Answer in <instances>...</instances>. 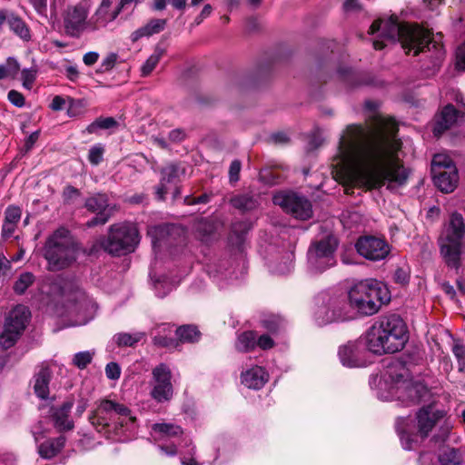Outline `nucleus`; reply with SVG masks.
<instances>
[{"label": "nucleus", "mask_w": 465, "mask_h": 465, "mask_svg": "<svg viewBox=\"0 0 465 465\" xmlns=\"http://www.w3.org/2000/svg\"><path fill=\"white\" fill-rule=\"evenodd\" d=\"M167 24L166 19H152L146 25L138 28L131 35V40L136 42L142 37H149L164 30Z\"/></svg>", "instance_id": "bb28decb"}, {"label": "nucleus", "mask_w": 465, "mask_h": 465, "mask_svg": "<svg viewBox=\"0 0 465 465\" xmlns=\"http://www.w3.org/2000/svg\"><path fill=\"white\" fill-rule=\"evenodd\" d=\"M177 230L178 228L173 224L155 225L148 228L147 234L152 239L154 246L157 242L163 241L166 235L172 234Z\"/></svg>", "instance_id": "2f4dec72"}, {"label": "nucleus", "mask_w": 465, "mask_h": 465, "mask_svg": "<svg viewBox=\"0 0 465 465\" xmlns=\"http://www.w3.org/2000/svg\"><path fill=\"white\" fill-rule=\"evenodd\" d=\"M35 12L44 17H47V0H29Z\"/></svg>", "instance_id": "6e6d98bb"}, {"label": "nucleus", "mask_w": 465, "mask_h": 465, "mask_svg": "<svg viewBox=\"0 0 465 465\" xmlns=\"http://www.w3.org/2000/svg\"><path fill=\"white\" fill-rule=\"evenodd\" d=\"M112 416L113 414H111V412H102L100 411L99 403L96 410L90 414L89 420L98 431H101L105 427L109 426V423L112 420Z\"/></svg>", "instance_id": "f704fd0d"}, {"label": "nucleus", "mask_w": 465, "mask_h": 465, "mask_svg": "<svg viewBox=\"0 0 465 465\" xmlns=\"http://www.w3.org/2000/svg\"><path fill=\"white\" fill-rule=\"evenodd\" d=\"M408 341V331L402 319L391 314L375 322L366 333L370 351L382 355L401 351Z\"/></svg>", "instance_id": "f03ea898"}, {"label": "nucleus", "mask_w": 465, "mask_h": 465, "mask_svg": "<svg viewBox=\"0 0 465 465\" xmlns=\"http://www.w3.org/2000/svg\"><path fill=\"white\" fill-rule=\"evenodd\" d=\"M144 335V332L140 331L134 333L119 332L114 336V341L119 347H132L139 342Z\"/></svg>", "instance_id": "c9c22d12"}, {"label": "nucleus", "mask_w": 465, "mask_h": 465, "mask_svg": "<svg viewBox=\"0 0 465 465\" xmlns=\"http://www.w3.org/2000/svg\"><path fill=\"white\" fill-rule=\"evenodd\" d=\"M106 377L110 380H117L120 377L121 370L117 363L109 362L105 367Z\"/></svg>", "instance_id": "4d7b16f0"}, {"label": "nucleus", "mask_w": 465, "mask_h": 465, "mask_svg": "<svg viewBox=\"0 0 465 465\" xmlns=\"http://www.w3.org/2000/svg\"><path fill=\"white\" fill-rule=\"evenodd\" d=\"M230 203L234 208L242 212L254 210L259 205L258 197L250 193L235 195L231 198Z\"/></svg>", "instance_id": "c756f323"}, {"label": "nucleus", "mask_w": 465, "mask_h": 465, "mask_svg": "<svg viewBox=\"0 0 465 465\" xmlns=\"http://www.w3.org/2000/svg\"><path fill=\"white\" fill-rule=\"evenodd\" d=\"M450 167L456 168L452 163V160L445 154L438 153L435 154L432 159L431 173H435V169L438 170H450Z\"/></svg>", "instance_id": "37998d69"}, {"label": "nucleus", "mask_w": 465, "mask_h": 465, "mask_svg": "<svg viewBox=\"0 0 465 465\" xmlns=\"http://www.w3.org/2000/svg\"><path fill=\"white\" fill-rule=\"evenodd\" d=\"M116 60H117V54H110L108 56H106L104 59V61L101 64L102 71L103 72L110 71L114 66Z\"/></svg>", "instance_id": "0e129e2a"}, {"label": "nucleus", "mask_w": 465, "mask_h": 465, "mask_svg": "<svg viewBox=\"0 0 465 465\" xmlns=\"http://www.w3.org/2000/svg\"><path fill=\"white\" fill-rule=\"evenodd\" d=\"M7 25L10 30L24 41L31 39V33L25 22L14 13L9 14Z\"/></svg>", "instance_id": "c85d7f7f"}, {"label": "nucleus", "mask_w": 465, "mask_h": 465, "mask_svg": "<svg viewBox=\"0 0 465 465\" xmlns=\"http://www.w3.org/2000/svg\"><path fill=\"white\" fill-rule=\"evenodd\" d=\"M66 442L64 436L48 439L38 446L39 455L46 460L55 457L64 449Z\"/></svg>", "instance_id": "cd10ccee"}, {"label": "nucleus", "mask_w": 465, "mask_h": 465, "mask_svg": "<svg viewBox=\"0 0 465 465\" xmlns=\"http://www.w3.org/2000/svg\"><path fill=\"white\" fill-rule=\"evenodd\" d=\"M350 306L360 314L371 316L391 300L388 288L374 279H366L353 284L348 292Z\"/></svg>", "instance_id": "20e7f679"}, {"label": "nucleus", "mask_w": 465, "mask_h": 465, "mask_svg": "<svg viewBox=\"0 0 465 465\" xmlns=\"http://www.w3.org/2000/svg\"><path fill=\"white\" fill-rule=\"evenodd\" d=\"M438 460L440 465H461L463 460L459 450L447 447L440 451Z\"/></svg>", "instance_id": "473e14b6"}, {"label": "nucleus", "mask_w": 465, "mask_h": 465, "mask_svg": "<svg viewBox=\"0 0 465 465\" xmlns=\"http://www.w3.org/2000/svg\"><path fill=\"white\" fill-rule=\"evenodd\" d=\"M401 371L400 373H394L397 367L391 368V376L394 380L396 384H399L398 391L401 394V397L406 398L411 403H419L427 394L428 389L421 382H413L406 379L407 371L405 368L400 364Z\"/></svg>", "instance_id": "ddd939ff"}, {"label": "nucleus", "mask_w": 465, "mask_h": 465, "mask_svg": "<svg viewBox=\"0 0 465 465\" xmlns=\"http://www.w3.org/2000/svg\"><path fill=\"white\" fill-rule=\"evenodd\" d=\"M4 65L6 69L8 75L12 77H15L20 70L19 63L14 57H8L6 60V64Z\"/></svg>", "instance_id": "5fc2aeb1"}, {"label": "nucleus", "mask_w": 465, "mask_h": 465, "mask_svg": "<svg viewBox=\"0 0 465 465\" xmlns=\"http://www.w3.org/2000/svg\"><path fill=\"white\" fill-rule=\"evenodd\" d=\"M381 31V36L392 43L401 42L402 48L407 52L414 50V55L430 50V45L436 47V44L430 40L428 31L418 25L400 24L396 17H390L386 21L376 20L370 27L369 34L373 35Z\"/></svg>", "instance_id": "7ed1b4c3"}, {"label": "nucleus", "mask_w": 465, "mask_h": 465, "mask_svg": "<svg viewBox=\"0 0 465 465\" xmlns=\"http://www.w3.org/2000/svg\"><path fill=\"white\" fill-rule=\"evenodd\" d=\"M104 147L100 144L91 147L88 160L93 165H98L103 160Z\"/></svg>", "instance_id": "8fccbe9b"}, {"label": "nucleus", "mask_w": 465, "mask_h": 465, "mask_svg": "<svg viewBox=\"0 0 465 465\" xmlns=\"http://www.w3.org/2000/svg\"><path fill=\"white\" fill-rule=\"evenodd\" d=\"M394 122L378 117L369 129L350 124L340 138L338 164L346 183L366 190L403 186L410 171L399 158L401 141Z\"/></svg>", "instance_id": "f257e3e1"}, {"label": "nucleus", "mask_w": 465, "mask_h": 465, "mask_svg": "<svg viewBox=\"0 0 465 465\" xmlns=\"http://www.w3.org/2000/svg\"><path fill=\"white\" fill-rule=\"evenodd\" d=\"M452 352L459 362V370L465 371V345L455 343L452 348Z\"/></svg>", "instance_id": "de8ad7c7"}, {"label": "nucleus", "mask_w": 465, "mask_h": 465, "mask_svg": "<svg viewBox=\"0 0 465 465\" xmlns=\"http://www.w3.org/2000/svg\"><path fill=\"white\" fill-rule=\"evenodd\" d=\"M152 430L158 435L157 440L178 437L183 434V429L173 423H154Z\"/></svg>", "instance_id": "7c9ffc66"}, {"label": "nucleus", "mask_w": 465, "mask_h": 465, "mask_svg": "<svg viewBox=\"0 0 465 465\" xmlns=\"http://www.w3.org/2000/svg\"><path fill=\"white\" fill-rule=\"evenodd\" d=\"M241 378L242 383L249 389L259 390L268 381L269 375L263 368L254 366L243 371Z\"/></svg>", "instance_id": "5701e85b"}, {"label": "nucleus", "mask_w": 465, "mask_h": 465, "mask_svg": "<svg viewBox=\"0 0 465 465\" xmlns=\"http://www.w3.org/2000/svg\"><path fill=\"white\" fill-rule=\"evenodd\" d=\"M315 317L320 324H327L351 318L346 301L339 296L322 293L317 298Z\"/></svg>", "instance_id": "1a4fd4ad"}, {"label": "nucleus", "mask_w": 465, "mask_h": 465, "mask_svg": "<svg viewBox=\"0 0 465 465\" xmlns=\"http://www.w3.org/2000/svg\"><path fill=\"white\" fill-rule=\"evenodd\" d=\"M164 52L165 51L163 48L159 46L155 48L154 52L148 57L141 68L143 76H148L153 72L163 55Z\"/></svg>", "instance_id": "58836bf2"}, {"label": "nucleus", "mask_w": 465, "mask_h": 465, "mask_svg": "<svg viewBox=\"0 0 465 465\" xmlns=\"http://www.w3.org/2000/svg\"><path fill=\"white\" fill-rule=\"evenodd\" d=\"M183 173L184 171L182 170L178 165L171 163L162 169L161 182L166 185L169 183L175 184L178 182L180 176Z\"/></svg>", "instance_id": "e433bc0d"}, {"label": "nucleus", "mask_w": 465, "mask_h": 465, "mask_svg": "<svg viewBox=\"0 0 465 465\" xmlns=\"http://www.w3.org/2000/svg\"><path fill=\"white\" fill-rule=\"evenodd\" d=\"M100 411L102 412H111V414H117L122 419L119 420L120 426H124L130 422H134L135 418L131 416V411L128 407L124 404L113 401L110 400H103L100 401Z\"/></svg>", "instance_id": "393cba45"}, {"label": "nucleus", "mask_w": 465, "mask_h": 465, "mask_svg": "<svg viewBox=\"0 0 465 465\" xmlns=\"http://www.w3.org/2000/svg\"><path fill=\"white\" fill-rule=\"evenodd\" d=\"M270 139L274 144H282H282H287L290 142L289 136L287 135V134H285L283 132L272 134L271 135Z\"/></svg>", "instance_id": "69168bd1"}, {"label": "nucleus", "mask_w": 465, "mask_h": 465, "mask_svg": "<svg viewBox=\"0 0 465 465\" xmlns=\"http://www.w3.org/2000/svg\"><path fill=\"white\" fill-rule=\"evenodd\" d=\"M210 199H211L210 194L203 193L199 197L186 196L184 199V202L186 204L192 205V204L206 203L210 201Z\"/></svg>", "instance_id": "e2e57ef3"}, {"label": "nucleus", "mask_w": 465, "mask_h": 465, "mask_svg": "<svg viewBox=\"0 0 465 465\" xmlns=\"http://www.w3.org/2000/svg\"><path fill=\"white\" fill-rule=\"evenodd\" d=\"M337 247L338 240L333 235H327L312 242L307 253L310 269L315 272H322L332 267L336 262L334 252Z\"/></svg>", "instance_id": "6e6552de"}, {"label": "nucleus", "mask_w": 465, "mask_h": 465, "mask_svg": "<svg viewBox=\"0 0 465 465\" xmlns=\"http://www.w3.org/2000/svg\"><path fill=\"white\" fill-rule=\"evenodd\" d=\"M30 315V311L26 306L17 305L10 312L5 325L22 333L26 327Z\"/></svg>", "instance_id": "b1692460"}, {"label": "nucleus", "mask_w": 465, "mask_h": 465, "mask_svg": "<svg viewBox=\"0 0 465 465\" xmlns=\"http://www.w3.org/2000/svg\"><path fill=\"white\" fill-rule=\"evenodd\" d=\"M73 406L74 401L68 400L59 407L53 406L50 408V418L54 423V427L58 431H68L74 428V420L69 418Z\"/></svg>", "instance_id": "6ab92c4d"}, {"label": "nucleus", "mask_w": 465, "mask_h": 465, "mask_svg": "<svg viewBox=\"0 0 465 465\" xmlns=\"http://www.w3.org/2000/svg\"><path fill=\"white\" fill-rule=\"evenodd\" d=\"M21 209L17 206H9L5 213V221L6 223L16 224L21 218Z\"/></svg>", "instance_id": "09e8293b"}, {"label": "nucleus", "mask_w": 465, "mask_h": 465, "mask_svg": "<svg viewBox=\"0 0 465 465\" xmlns=\"http://www.w3.org/2000/svg\"><path fill=\"white\" fill-rule=\"evenodd\" d=\"M394 280L396 282L404 285L409 282L410 275L405 269L398 268L394 272Z\"/></svg>", "instance_id": "680f3d73"}, {"label": "nucleus", "mask_w": 465, "mask_h": 465, "mask_svg": "<svg viewBox=\"0 0 465 465\" xmlns=\"http://www.w3.org/2000/svg\"><path fill=\"white\" fill-rule=\"evenodd\" d=\"M256 346L262 350H268L274 346V341L269 335L263 334L258 339L256 338Z\"/></svg>", "instance_id": "052dcab7"}, {"label": "nucleus", "mask_w": 465, "mask_h": 465, "mask_svg": "<svg viewBox=\"0 0 465 465\" xmlns=\"http://www.w3.org/2000/svg\"><path fill=\"white\" fill-rule=\"evenodd\" d=\"M84 207L91 213H96V216L86 223L88 227L105 224L114 212L117 211L115 204L111 205L108 203V197L104 193H96L85 200Z\"/></svg>", "instance_id": "2eb2a0df"}, {"label": "nucleus", "mask_w": 465, "mask_h": 465, "mask_svg": "<svg viewBox=\"0 0 465 465\" xmlns=\"http://www.w3.org/2000/svg\"><path fill=\"white\" fill-rule=\"evenodd\" d=\"M61 292L66 302L69 315L83 314L91 304L84 292L75 282H65L61 287Z\"/></svg>", "instance_id": "dca6fc26"}, {"label": "nucleus", "mask_w": 465, "mask_h": 465, "mask_svg": "<svg viewBox=\"0 0 465 465\" xmlns=\"http://www.w3.org/2000/svg\"><path fill=\"white\" fill-rule=\"evenodd\" d=\"M360 347V343L356 341H349L340 347L338 354L342 365L350 368L362 366Z\"/></svg>", "instance_id": "4be33fe9"}, {"label": "nucleus", "mask_w": 465, "mask_h": 465, "mask_svg": "<svg viewBox=\"0 0 465 465\" xmlns=\"http://www.w3.org/2000/svg\"><path fill=\"white\" fill-rule=\"evenodd\" d=\"M355 248L361 256L371 262L384 260L391 252L388 242L375 236L360 237L355 243Z\"/></svg>", "instance_id": "4468645a"}, {"label": "nucleus", "mask_w": 465, "mask_h": 465, "mask_svg": "<svg viewBox=\"0 0 465 465\" xmlns=\"http://www.w3.org/2000/svg\"><path fill=\"white\" fill-rule=\"evenodd\" d=\"M262 325L270 332L276 333L283 325V321L276 315H268L262 320Z\"/></svg>", "instance_id": "c03bdc74"}, {"label": "nucleus", "mask_w": 465, "mask_h": 465, "mask_svg": "<svg viewBox=\"0 0 465 465\" xmlns=\"http://www.w3.org/2000/svg\"><path fill=\"white\" fill-rule=\"evenodd\" d=\"M20 335L21 332L13 328H7L5 325L4 331L0 335V346L5 350L11 348L15 345Z\"/></svg>", "instance_id": "79ce46f5"}, {"label": "nucleus", "mask_w": 465, "mask_h": 465, "mask_svg": "<svg viewBox=\"0 0 465 465\" xmlns=\"http://www.w3.org/2000/svg\"><path fill=\"white\" fill-rule=\"evenodd\" d=\"M111 0H102L101 5L90 18V30L95 31L100 27H104L109 22L114 21L121 12V8H116L109 12Z\"/></svg>", "instance_id": "aec40b11"}, {"label": "nucleus", "mask_w": 465, "mask_h": 465, "mask_svg": "<svg viewBox=\"0 0 465 465\" xmlns=\"http://www.w3.org/2000/svg\"><path fill=\"white\" fill-rule=\"evenodd\" d=\"M279 179V175L272 170L264 169L260 172V180L268 185L278 183Z\"/></svg>", "instance_id": "603ef678"}, {"label": "nucleus", "mask_w": 465, "mask_h": 465, "mask_svg": "<svg viewBox=\"0 0 465 465\" xmlns=\"http://www.w3.org/2000/svg\"><path fill=\"white\" fill-rule=\"evenodd\" d=\"M272 200L274 204L297 219L308 220L312 215V203L304 196L294 193H278Z\"/></svg>", "instance_id": "9b49d317"}, {"label": "nucleus", "mask_w": 465, "mask_h": 465, "mask_svg": "<svg viewBox=\"0 0 465 465\" xmlns=\"http://www.w3.org/2000/svg\"><path fill=\"white\" fill-rule=\"evenodd\" d=\"M445 412L436 410L433 406L429 405L421 408L417 413V430L421 438H426L432 429L440 422Z\"/></svg>", "instance_id": "a211bd4d"}, {"label": "nucleus", "mask_w": 465, "mask_h": 465, "mask_svg": "<svg viewBox=\"0 0 465 465\" xmlns=\"http://www.w3.org/2000/svg\"><path fill=\"white\" fill-rule=\"evenodd\" d=\"M153 389L151 396L157 402L168 401L173 394V388L171 382L172 372L165 363H160L153 369Z\"/></svg>", "instance_id": "f8f14e48"}, {"label": "nucleus", "mask_w": 465, "mask_h": 465, "mask_svg": "<svg viewBox=\"0 0 465 465\" xmlns=\"http://www.w3.org/2000/svg\"><path fill=\"white\" fill-rule=\"evenodd\" d=\"M38 138H39V132L38 131H35V132L32 133L26 138V140L25 142V145H24L25 153L29 152L34 147V145L36 143V141L38 140Z\"/></svg>", "instance_id": "338daca9"}, {"label": "nucleus", "mask_w": 465, "mask_h": 465, "mask_svg": "<svg viewBox=\"0 0 465 465\" xmlns=\"http://www.w3.org/2000/svg\"><path fill=\"white\" fill-rule=\"evenodd\" d=\"M154 345L164 348L177 347L178 341L171 337H166L161 334L155 335L153 338Z\"/></svg>", "instance_id": "3c124183"}, {"label": "nucleus", "mask_w": 465, "mask_h": 465, "mask_svg": "<svg viewBox=\"0 0 465 465\" xmlns=\"http://www.w3.org/2000/svg\"><path fill=\"white\" fill-rule=\"evenodd\" d=\"M432 173L435 185L443 193H451L457 187L459 176L456 168L450 170L435 169Z\"/></svg>", "instance_id": "412c9836"}, {"label": "nucleus", "mask_w": 465, "mask_h": 465, "mask_svg": "<svg viewBox=\"0 0 465 465\" xmlns=\"http://www.w3.org/2000/svg\"><path fill=\"white\" fill-rule=\"evenodd\" d=\"M176 335L182 342H195L200 339L201 333L196 326L183 325L177 328Z\"/></svg>", "instance_id": "4c0bfd02"}, {"label": "nucleus", "mask_w": 465, "mask_h": 465, "mask_svg": "<svg viewBox=\"0 0 465 465\" xmlns=\"http://www.w3.org/2000/svg\"><path fill=\"white\" fill-rule=\"evenodd\" d=\"M118 125L117 121L114 117H99L86 127L88 134H94L99 129H111Z\"/></svg>", "instance_id": "ea45409f"}, {"label": "nucleus", "mask_w": 465, "mask_h": 465, "mask_svg": "<svg viewBox=\"0 0 465 465\" xmlns=\"http://www.w3.org/2000/svg\"><path fill=\"white\" fill-rule=\"evenodd\" d=\"M91 6L90 0H82L66 7L63 14V26L67 36L80 38L84 31L90 29V20L87 17Z\"/></svg>", "instance_id": "9d476101"}, {"label": "nucleus", "mask_w": 465, "mask_h": 465, "mask_svg": "<svg viewBox=\"0 0 465 465\" xmlns=\"http://www.w3.org/2000/svg\"><path fill=\"white\" fill-rule=\"evenodd\" d=\"M463 107L464 109H457L450 104L444 106L442 110L435 116V123L433 127L434 135L440 136L445 131L455 125L465 114V105H463Z\"/></svg>", "instance_id": "f3484780"}, {"label": "nucleus", "mask_w": 465, "mask_h": 465, "mask_svg": "<svg viewBox=\"0 0 465 465\" xmlns=\"http://www.w3.org/2000/svg\"><path fill=\"white\" fill-rule=\"evenodd\" d=\"M37 74V68L33 66L29 69H24L22 71V81L23 86L26 89H31L35 80Z\"/></svg>", "instance_id": "49530a36"}, {"label": "nucleus", "mask_w": 465, "mask_h": 465, "mask_svg": "<svg viewBox=\"0 0 465 465\" xmlns=\"http://www.w3.org/2000/svg\"><path fill=\"white\" fill-rule=\"evenodd\" d=\"M213 226L206 219L200 220L196 224V231L203 236L209 235L213 232Z\"/></svg>", "instance_id": "13d9d810"}, {"label": "nucleus", "mask_w": 465, "mask_h": 465, "mask_svg": "<svg viewBox=\"0 0 465 465\" xmlns=\"http://www.w3.org/2000/svg\"><path fill=\"white\" fill-rule=\"evenodd\" d=\"M52 371L47 366H42L34 377V391L40 399H47L49 396V383Z\"/></svg>", "instance_id": "a878e982"}, {"label": "nucleus", "mask_w": 465, "mask_h": 465, "mask_svg": "<svg viewBox=\"0 0 465 465\" xmlns=\"http://www.w3.org/2000/svg\"><path fill=\"white\" fill-rule=\"evenodd\" d=\"M464 234L465 223L462 215L459 213H451L448 226L439 238L440 254L451 268L458 269L460 266L461 241Z\"/></svg>", "instance_id": "0eeeda50"}, {"label": "nucleus", "mask_w": 465, "mask_h": 465, "mask_svg": "<svg viewBox=\"0 0 465 465\" xmlns=\"http://www.w3.org/2000/svg\"><path fill=\"white\" fill-rule=\"evenodd\" d=\"M457 65L463 70L465 69V43L457 50Z\"/></svg>", "instance_id": "774afa93"}, {"label": "nucleus", "mask_w": 465, "mask_h": 465, "mask_svg": "<svg viewBox=\"0 0 465 465\" xmlns=\"http://www.w3.org/2000/svg\"><path fill=\"white\" fill-rule=\"evenodd\" d=\"M35 279V275L32 272H25L21 273L14 283V292L19 295L24 294L28 287L34 283Z\"/></svg>", "instance_id": "a19ab883"}, {"label": "nucleus", "mask_w": 465, "mask_h": 465, "mask_svg": "<svg viewBox=\"0 0 465 465\" xmlns=\"http://www.w3.org/2000/svg\"><path fill=\"white\" fill-rule=\"evenodd\" d=\"M242 168V163L239 160H233L231 163L229 168V180L232 183H235L240 179V172Z\"/></svg>", "instance_id": "864d4df0"}, {"label": "nucleus", "mask_w": 465, "mask_h": 465, "mask_svg": "<svg viewBox=\"0 0 465 465\" xmlns=\"http://www.w3.org/2000/svg\"><path fill=\"white\" fill-rule=\"evenodd\" d=\"M94 354V352L88 351L77 352L73 358V364L83 370L91 363Z\"/></svg>", "instance_id": "a18cd8bd"}, {"label": "nucleus", "mask_w": 465, "mask_h": 465, "mask_svg": "<svg viewBox=\"0 0 465 465\" xmlns=\"http://www.w3.org/2000/svg\"><path fill=\"white\" fill-rule=\"evenodd\" d=\"M235 347L241 352L251 351L256 347V333L252 331H248L241 333L238 336Z\"/></svg>", "instance_id": "72a5a7b5"}, {"label": "nucleus", "mask_w": 465, "mask_h": 465, "mask_svg": "<svg viewBox=\"0 0 465 465\" xmlns=\"http://www.w3.org/2000/svg\"><path fill=\"white\" fill-rule=\"evenodd\" d=\"M140 242L135 224L124 222L112 224L108 234L100 241V246L112 255H124L134 251Z\"/></svg>", "instance_id": "423d86ee"}, {"label": "nucleus", "mask_w": 465, "mask_h": 465, "mask_svg": "<svg viewBox=\"0 0 465 465\" xmlns=\"http://www.w3.org/2000/svg\"><path fill=\"white\" fill-rule=\"evenodd\" d=\"M78 247L68 230L60 228L50 235L44 246V257L49 271L71 266L77 259Z\"/></svg>", "instance_id": "39448f33"}, {"label": "nucleus", "mask_w": 465, "mask_h": 465, "mask_svg": "<svg viewBox=\"0 0 465 465\" xmlns=\"http://www.w3.org/2000/svg\"><path fill=\"white\" fill-rule=\"evenodd\" d=\"M8 100L11 104L17 107H23L25 105L24 95L15 90H11L8 93Z\"/></svg>", "instance_id": "bf43d9fd"}]
</instances>
